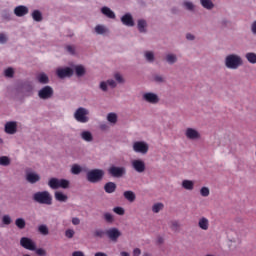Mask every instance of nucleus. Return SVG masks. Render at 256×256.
Segmentation results:
<instances>
[{
  "mask_svg": "<svg viewBox=\"0 0 256 256\" xmlns=\"http://www.w3.org/2000/svg\"><path fill=\"white\" fill-rule=\"evenodd\" d=\"M127 80L125 79V76L121 74V72H115L113 74V78H109L107 80H102L99 82L98 88L103 93H107L110 89H117V85H125Z\"/></svg>",
  "mask_w": 256,
  "mask_h": 256,
  "instance_id": "f257e3e1",
  "label": "nucleus"
},
{
  "mask_svg": "<svg viewBox=\"0 0 256 256\" xmlns=\"http://www.w3.org/2000/svg\"><path fill=\"white\" fill-rule=\"evenodd\" d=\"M224 67L229 71H237L243 67V57L237 53H229L224 57Z\"/></svg>",
  "mask_w": 256,
  "mask_h": 256,
  "instance_id": "f03ea898",
  "label": "nucleus"
},
{
  "mask_svg": "<svg viewBox=\"0 0 256 256\" xmlns=\"http://www.w3.org/2000/svg\"><path fill=\"white\" fill-rule=\"evenodd\" d=\"M73 118L77 123H89L91 121V111L89 110V108L80 106L75 109L73 113Z\"/></svg>",
  "mask_w": 256,
  "mask_h": 256,
  "instance_id": "7ed1b4c3",
  "label": "nucleus"
},
{
  "mask_svg": "<svg viewBox=\"0 0 256 256\" xmlns=\"http://www.w3.org/2000/svg\"><path fill=\"white\" fill-rule=\"evenodd\" d=\"M32 199L39 205H53V196L47 190L35 192Z\"/></svg>",
  "mask_w": 256,
  "mask_h": 256,
  "instance_id": "20e7f679",
  "label": "nucleus"
},
{
  "mask_svg": "<svg viewBox=\"0 0 256 256\" xmlns=\"http://www.w3.org/2000/svg\"><path fill=\"white\" fill-rule=\"evenodd\" d=\"M48 187L53 190L69 189V187H71V182L67 179L52 177L48 180Z\"/></svg>",
  "mask_w": 256,
  "mask_h": 256,
  "instance_id": "39448f33",
  "label": "nucleus"
},
{
  "mask_svg": "<svg viewBox=\"0 0 256 256\" xmlns=\"http://www.w3.org/2000/svg\"><path fill=\"white\" fill-rule=\"evenodd\" d=\"M132 151L138 155H147L149 153V143L144 140H137L132 143Z\"/></svg>",
  "mask_w": 256,
  "mask_h": 256,
  "instance_id": "423d86ee",
  "label": "nucleus"
},
{
  "mask_svg": "<svg viewBox=\"0 0 256 256\" xmlns=\"http://www.w3.org/2000/svg\"><path fill=\"white\" fill-rule=\"evenodd\" d=\"M105 177V171L101 169H92L86 173V179L89 183H99Z\"/></svg>",
  "mask_w": 256,
  "mask_h": 256,
  "instance_id": "0eeeda50",
  "label": "nucleus"
},
{
  "mask_svg": "<svg viewBox=\"0 0 256 256\" xmlns=\"http://www.w3.org/2000/svg\"><path fill=\"white\" fill-rule=\"evenodd\" d=\"M142 101L149 103V105H158L161 98L159 97V94L155 92H144L142 94Z\"/></svg>",
  "mask_w": 256,
  "mask_h": 256,
  "instance_id": "6e6552de",
  "label": "nucleus"
},
{
  "mask_svg": "<svg viewBox=\"0 0 256 256\" xmlns=\"http://www.w3.org/2000/svg\"><path fill=\"white\" fill-rule=\"evenodd\" d=\"M184 135L188 141H201V132L197 128L187 127Z\"/></svg>",
  "mask_w": 256,
  "mask_h": 256,
  "instance_id": "1a4fd4ad",
  "label": "nucleus"
},
{
  "mask_svg": "<svg viewBox=\"0 0 256 256\" xmlns=\"http://www.w3.org/2000/svg\"><path fill=\"white\" fill-rule=\"evenodd\" d=\"M108 173L111 177H115L117 179H121L124 175H127V168L123 166H110L108 168Z\"/></svg>",
  "mask_w": 256,
  "mask_h": 256,
  "instance_id": "9d476101",
  "label": "nucleus"
},
{
  "mask_svg": "<svg viewBox=\"0 0 256 256\" xmlns=\"http://www.w3.org/2000/svg\"><path fill=\"white\" fill-rule=\"evenodd\" d=\"M20 245L23 247V249H26L27 251L37 250V242L29 237L20 238Z\"/></svg>",
  "mask_w": 256,
  "mask_h": 256,
  "instance_id": "9b49d317",
  "label": "nucleus"
},
{
  "mask_svg": "<svg viewBox=\"0 0 256 256\" xmlns=\"http://www.w3.org/2000/svg\"><path fill=\"white\" fill-rule=\"evenodd\" d=\"M4 132L6 135H17L19 132V122L7 121L4 125Z\"/></svg>",
  "mask_w": 256,
  "mask_h": 256,
  "instance_id": "f8f14e48",
  "label": "nucleus"
},
{
  "mask_svg": "<svg viewBox=\"0 0 256 256\" xmlns=\"http://www.w3.org/2000/svg\"><path fill=\"white\" fill-rule=\"evenodd\" d=\"M105 235L110 241H112V243H117L119 241V237H121L123 233H121V230L118 228L112 227L105 231Z\"/></svg>",
  "mask_w": 256,
  "mask_h": 256,
  "instance_id": "ddd939ff",
  "label": "nucleus"
},
{
  "mask_svg": "<svg viewBox=\"0 0 256 256\" xmlns=\"http://www.w3.org/2000/svg\"><path fill=\"white\" fill-rule=\"evenodd\" d=\"M136 29L140 35H147L149 33V23L145 18H139L136 21Z\"/></svg>",
  "mask_w": 256,
  "mask_h": 256,
  "instance_id": "4468645a",
  "label": "nucleus"
},
{
  "mask_svg": "<svg viewBox=\"0 0 256 256\" xmlns=\"http://www.w3.org/2000/svg\"><path fill=\"white\" fill-rule=\"evenodd\" d=\"M53 94H54V91H53V87L51 86H44L38 91V97L43 101H47L48 99H51L53 97Z\"/></svg>",
  "mask_w": 256,
  "mask_h": 256,
  "instance_id": "2eb2a0df",
  "label": "nucleus"
},
{
  "mask_svg": "<svg viewBox=\"0 0 256 256\" xmlns=\"http://www.w3.org/2000/svg\"><path fill=\"white\" fill-rule=\"evenodd\" d=\"M131 167L136 173H145L147 169L145 161L139 158L131 160Z\"/></svg>",
  "mask_w": 256,
  "mask_h": 256,
  "instance_id": "dca6fc26",
  "label": "nucleus"
},
{
  "mask_svg": "<svg viewBox=\"0 0 256 256\" xmlns=\"http://www.w3.org/2000/svg\"><path fill=\"white\" fill-rule=\"evenodd\" d=\"M110 33H111V30L105 24H96L93 28L94 35H100L102 37H107V35H110Z\"/></svg>",
  "mask_w": 256,
  "mask_h": 256,
  "instance_id": "f3484780",
  "label": "nucleus"
},
{
  "mask_svg": "<svg viewBox=\"0 0 256 256\" xmlns=\"http://www.w3.org/2000/svg\"><path fill=\"white\" fill-rule=\"evenodd\" d=\"M25 179L27 183L35 185V183H39V181H41V175L33 170H27L25 174Z\"/></svg>",
  "mask_w": 256,
  "mask_h": 256,
  "instance_id": "a211bd4d",
  "label": "nucleus"
},
{
  "mask_svg": "<svg viewBox=\"0 0 256 256\" xmlns=\"http://www.w3.org/2000/svg\"><path fill=\"white\" fill-rule=\"evenodd\" d=\"M120 21L125 27H135V18H133V14L129 12L123 14Z\"/></svg>",
  "mask_w": 256,
  "mask_h": 256,
  "instance_id": "6ab92c4d",
  "label": "nucleus"
},
{
  "mask_svg": "<svg viewBox=\"0 0 256 256\" xmlns=\"http://www.w3.org/2000/svg\"><path fill=\"white\" fill-rule=\"evenodd\" d=\"M73 73H74L73 68H69V67L56 69V75L59 77V79L73 77Z\"/></svg>",
  "mask_w": 256,
  "mask_h": 256,
  "instance_id": "aec40b11",
  "label": "nucleus"
},
{
  "mask_svg": "<svg viewBox=\"0 0 256 256\" xmlns=\"http://www.w3.org/2000/svg\"><path fill=\"white\" fill-rule=\"evenodd\" d=\"M79 137L85 143H93V141H95L93 132H91L90 130H82L79 134Z\"/></svg>",
  "mask_w": 256,
  "mask_h": 256,
  "instance_id": "412c9836",
  "label": "nucleus"
},
{
  "mask_svg": "<svg viewBox=\"0 0 256 256\" xmlns=\"http://www.w3.org/2000/svg\"><path fill=\"white\" fill-rule=\"evenodd\" d=\"M143 57L146 63L153 65L157 61V57L155 56V51L153 50H146L143 52Z\"/></svg>",
  "mask_w": 256,
  "mask_h": 256,
  "instance_id": "4be33fe9",
  "label": "nucleus"
},
{
  "mask_svg": "<svg viewBox=\"0 0 256 256\" xmlns=\"http://www.w3.org/2000/svg\"><path fill=\"white\" fill-rule=\"evenodd\" d=\"M106 121L111 125V127H115V125L119 123V114H117V112H109L106 115Z\"/></svg>",
  "mask_w": 256,
  "mask_h": 256,
  "instance_id": "5701e85b",
  "label": "nucleus"
},
{
  "mask_svg": "<svg viewBox=\"0 0 256 256\" xmlns=\"http://www.w3.org/2000/svg\"><path fill=\"white\" fill-rule=\"evenodd\" d=\"M14 15L16 17H25V15H29V8L25 5H19L14 8Z\"/></svg>",
  "mask_w": 256,
  "mask_h": 256,
  "instance_id": "b1692460",
  "label": "nucleus"
},
{
  "mask_svg": "<svg viewBox=\"0 0 256 256\" xmlns=\"http://www.w3.org/2000/svg\"><path fill=\"white\" fill-rule=\"evenodd\" d=\"M198 227L201 229V231H209V227H211V223L209 222V219L205 216H201L198 219Z\"/></svg>",
  "mask_w": 256,
  "mask_h": 256,
  "instance_id": "393cba45",
  "label": "nucleus"
},
{
  "mask_svg": "<svg viewBox=\"0 0 256 256\" xmlns=\"http://www.w3.org/2000/svg\"><path fill=\"white\" fill-rule=\"evenodd\" d=\"M54 199L59 203H67V201H69V196L63 191H56L54 192Z\"/></svg>",
  "mask_w": 256,
  "mask_h": 256,
  "instance_id": "a878e982",
  "label": "nucleus"
},
{
  "mask_svg": "<svg viewBox=\"0 0 256 256\" xmlns=\"http://www.w3.org/2000/svg\"><path fill=\"white\" fill-rule=\"evenodd\" d=\"M181 187L184 191H193L195 189V182L193 180L184 179L181 182Z\"/></svg>",
  "mask_w": 256,
  "mask_h": 256,
  "instance_id": "bb28decb",
  "label": "nucleus"
},
{
  "mask_svg": "<svg viewBox=\"0 0 256 256\" xmlns=\"http://www.w3.org/2000/svg\"><path fill=\"white\" fill-rule=\"evenodd\" d=\"M164 61L168 65H175V63H177V61H179V58L177 57V54H175V53H167L164 57Z\"/></svg>",
  "mask_w": 256,
  "mask_h": 256,
  "instance_id": "cd10ccee",
  "label": "nucleus"
},
{
  "mask_svg": "<svg viewBox=\"0 0 256 256\" xmlns=\"http://www.w3.org/2000/svg\"><path fill=\"white\" fill-rule=\"evenodd\" d=\"M73 71H75L77 77H85V75H87V68L81 64L75 65Z\"/></svg>",
  "mask_w": 256,
  "mask_h": 256,
  "instance_id": "c85d7f7f",
  "label": "nucleus"
},
{
  "mask_svg": "<svg viewBox=\"0 0 256 256\" xmlns=\"http://www.w3.org/2000/svg\"><path fill=\"white\" fill-rule=\"evenodd\" d=\"M100 11H101L102 15H104L108 19H115L117 17L115 15V13L113 12V10H111V8H109L107 6H103Z\"/></svg>",
  "mask_w": 256,
  "mask_h": 256,
  "instance_id": "c756f323",
  "label": "nucleus"
},
{
  "mask_svg": "<svg viewBox=\"0 0 256 256\" xmlns=\"http://www.w3.org/2000/svg\"><path fill=\"white\" fill-rule=\"evenodd\" d=\"M200 4L207 11H212V9H215V3H213V0H200Z\"/></svg>",
  "mask_w": 256,
  "mask_h": 256,
  "instance_id": "7c9ffc66",
  "label": "nucleus"
},
{
  "mask_svg": "<svg viewBox=\"0 0 256 256\" xmlns=\"http://www.w3.org/2000/svg\"><path fill=\"white\" fill-rule=\"evenodd\" d=\"M123 196L126 201H129V203H134L135 199H137V195L131 190L125 191Z\"/></svg>",
  "mask_w": 256,
  "mask_h": 256,
  "instance_id": "2f4dec72",
  "label": "nucleus"
},
{
  "mask_svg": "<svg viewBox=\"0 0 256 256\" xmlns=\"http://www.w3.org/2000/svg\"><path fill=\"white\" fill-rule=\"evenodd\" d=\"M163 209H165V204H163V202H156L151 207L152 213H155V214L161 213Z\"/></svg>",
  "mask_w": 256,
  "mask_h": 256,
  "instance_id": "473e14b6",
  "label": "nucleus"
},
{
  "mask_svg": "<svg viewBox=\"0 0 256 256\" xmlns=\"http://www.w3.org/2000/svg\"><path fill=\"white\" fill-rule=\"evenodd\" d=\"M31 17L33 21H36V23H41V21H43V13H41L40 10H33Z\"/></svg>",
  "mask_w": 256,
  "mask_h": 256,
  "instance_id": "72a5a7b5",
  "label": "nucleus"
},
{
  "mask_svg": "<svg viewBox=\"0 0 256 256\" xmlns=\"http://www.w3.org/2000/svg\"><path fill=\"white\" fill-rule=\"evenodd\" d=\"M246 61L250 63V65H256V53L255 52H247L244 55Z\"/></svg>",
  "mask_w": 256,
  "mask_h": 256,
  "instance_id": "f704fd0d",
  "label": "nucleus"
},
{
  "mask_svg": "<svg viewBox=\"0 0 256 256\" xmlns=\"http://www.w3.org/2000/svg\"><path fill=\"white\" fill-rule=\"evenodd\" d=\"M36 79L38 82L41 83V85H47V83H49V76H47L45 72H41L40 74H38L36 76Z\"/></svg>",
  "mask_w": 256,
  "mask_h": 256,
  "instance_id": "c9c22d12",
  "label": "nucleus"
},
{
  "mask_svg": "<svg viewBox=\"0 0 256 256\" xmlns=\"http://www.w3.org/2000/svg\"><path fill=\"white\" fill-rule=\"evenodd\" d=\"M116 189H117V184H115V182H108L104 186V191L106 193H115Z\"/></svg>",
  "mask_w": 256,
  "mask_h": 256,
  "instance_id": "e433bc0d",
  "label": "nucleus"
},
{
  "mask_svg": "<svg viewBox=\"0 0 256 256\" xmlns=\"http://www.w3.org/2000/svg\"><path fill=\"white\" fill-rule=\"evenodd\" d=\"M11 165V158L9 156H0V167H9Z\"/></svg>",
  "mask_w": 256,
  "mask_h": 256,
  "instance_id": "4c0bfd02",
  "label": "nucleus"
},
{
  "mask_svg": "<svg viewBox=\"0 0 256 256\" xmlns=\"http://www.w3.org/2000/svg\"><path fill=\"white\" fill-rule=\"evenodd\" d=\"M82 171H83V168L79 164L72 165L70 169V172L72 173V175H79L82 173Z\"/></svg>",
  "mask_w": 256,
  "mask_h": 256,
  "instance_id": "58836bf2",
  "label": "nucleus"
},
{
  "mask_svg": "<svg viewBox=\"0 0 256 256\" xmlns=\"http://www.w3.org/2000/svg\"><path fill=\"white\" fill-rule=\"evenodd\" d=\"M38 232L40 235L47 236L49 235V227L45 224H41L38 226Z\"/></svg>",
  "mask_w": 256,
  "mask_h": 256,
  "instance_id": "ea45409f",
  "label": "nucleus"
},
{
  "mask_svg": "<svg viewBox=\"0 0 256 256\" xmlns=\"http://www.w3.org/2000/svg\"><path fill=\"white\" fill-rule=\"evenodd\" d=\"M183 7L186 11H195V4L189 0L183 2Z\"/></svg>",
  "mask_w": 256,
  "mask_h": 256,
  "instance_id": "a19ab883",
  "label": "nucleus"
},
{
  "mask_svg": "<svg viewBox=\"0 0 256 256\" xmlns=\"http://www.w3.org/2000/svg\"><path fill=\"white\" fill-rule=\"evenodd\" d=\"M199 193L201 197H209L211 195V189L207 186H203L200 188Z\"/></svg>",
  "mask_w": 256,
  "mask_h": 256,
  "instance_id": "79ce46f5",
  "label": "nucleus"
},
{
  "mask_svg": "<svg viewBox=\"0 0 256 256\" xmlns=\"http://www.w3.org/2000/svg\"><path fill=\"white\" fill-rule=\"evenodd\" d=\"M64 237H66V239H73V237H75V229L73 228L66 229L64 232Z\"/></svg>",
  "mask_w": 256,
  "mask_h": 256,
  "instance_id": "37998d69",
  "label": "nucleus"
},
{
  "mask_svg": "<svg viewBox=\"0 0 256 256\" xmlns=\"http://www.w3.org/2000/svg\"><path fill=\"white\" fill-rule=\"evenodd\" d=\"M103 217L106 223H115V216H113V214L106 212L104 213Z\"/></svg>",
  "mask_w": 256,
  "mask_h": 256,
  "instance_id": "c03bdc74",
  "label": "nucleus"
},
{
  "mask_svg": "<svg viewBox=\"0 0 256 256\" xmlns=\"http://www.w3.org/2000/svg\"><path fill=\"white\" fill-rule=\"evenodd\" d=\"M15 225L18 227V229H24L27 223L25 222V219L23 218H17L15 220Z\"/></svg>",
  "mask_w": 256,
  "mask_h": 256,
  "instance_id": "a18cd8bd",
  "label": "nucleus"
},
{
  "mask_svg": "<svg viewBox=\"0 0 256 256\" xmlns=\"http://www.w3.org/2000/svg\"><path fill=\"white\" fill-rule=\"evenodd\" d=\"M13 223V219L9 214H5L2 216V225H11Z\"/></svg>",
  "mask_w": 256,
  "mask_h": 256,
  "instance_id": "49530a36",
  "label": "nucleus"
},
{
  "mask_svg": "<svg viewBox=\"0 0 256 256\" xmlns=\"http://www.w3.org/2000/svg\"><path fill=\"white\" fill-rule=\"evenodd\" d=\"M170 228L172 231H179L181 229V224L177 220H173L170 222Z\"/></svg>",
  "mask_w": 256,
  "mask_h": 256,
  "instance_id": "de8ad7c7",
  "label": "nucleus"
},
{
  "mask_svg": "<svg viewBox=\"0 0 256 256\" xmlns=\"http://www.w3.org/2000/svg\"><path fill=\"white\" fill-rule=\"evenodd\" d=\"M4 75L5 77H8L9 79H12V77H14L15 75V69L9 67L7 69L4 70Z\"/></svg>",
  "mask_w": 256,
  "mask_h": 256,
  "instance_id": "09e8293b",
  "label": "nucleus"
},
{
  "mask_svg": "<svg viewBox=\"0 0 256 256\" xmlns=\"http://www.w3.org/2000/svg\"><path fill=\"white\" fill-rule=\"evenodd\" d=\"M154 83H165V78L163 75L156 74L153 76Z\"/></svg>",
  "mask_w": 256,
  "mask_h": 256,
  "instance_id": "8fccbe9b",
  "label": "nucleus"
},
{
  "mask_svg": "<svg viewBox=\"0 0 256 256\" xmlns=\"http://www.w3.org/2000/svg\"><path fill=\"white\" fill-rule=\"evenodd\" d=\"M33 251H35L36 255L38 256H47V250L43 248H37V245H36V250H33Z\"/></svg>",
  "mask_w": 256,
  "mask_h": 256,
  "instance_id": "3c124183",
  "label": "nucleus"
},
{
  "mask_svg": "<svg viewBox=\"0 0 256 256\" xmlns=\"http://www.w3.org/2000/svg\"><path fill=\"white\" fill-rule=\"evenodd\" d=\"M7 41H9V36H7L5 33H0V44L5 45Z\"/></svg>",
  "mask_w": 256,
  "mask_h": 256,
  "instance_id": "603ef678",
  "label": "nucleus"
},
{
  "mask_svg": "<svg viewBox=\"0 0 256 256\" xmlns=\"http://www.w3.org/2000/svg\"><path fill=\"white\" fill-rule=\"evenodd\" d=\"M113 211L116 215H125V209L123 207H114Z\"/></svg>",
  "mask_w": 256,
  "mask_h": 256,
  "instance_id": "864d4df0",
  "label": "nucleus"
},
{
  "mask_svg": "<svg viewBox=\"0 0 256 256\" xmlns=\"http://www.w3.org/2000/svg\"><path fill=\"white\" fill-rule=\"evenodd\" d=\"M66 51L67 53H69L70 55H76V49H75V46H72V45H68L66 46Z\"/></svg>",
  "mask_w": 256,
  "mask_h": 256,
  "instance_id": "5fc2aeb1",
  "label": "nucleus"
},
{
  "mask_svg": "<svg viewBox=\"0 0 256 256\" xmlns=\"http://www.w3.org/2000/svg\"><path fill=\"white\" fill-rule=\"evenodd\" d=\"M228 239L232 243H237V241H239V237L238 236H233V232L228 233Z\"/></svg>",
  "mask_w": 256,
  "mask_h": 256,
  "instance_id": "6e6d98bb",
  "label": "nucleus"
},
{
  "mask_svg": "<svg viewBox=\"0 0 256 256\" xmlns=\"http://www.w3.org/2000/svg\"><path fill=\"white\" fill-rule=\"evenodd\" d=\"M250 33L256 36V20H253L250 24Z\"/></svg>",
  "mask_w": 256,
  "mask_h": 256,
  "instance_id": "4d7b16f0",
  "label": "nucleus"
},
{
  "mask_svg": "<svg viewBox=\"0 0 256 256\" xmlns=\"http://www.w3.org/2000/svg\"><path fill=\"white\" fill-rule=\"evenodd\" d=\"M71 223L74 226L81 225V219L79 217H72Z\"/></svg>",
  "mask_w": 256,
  "mask_h": 256,
  "instance_id": "13d9d810",
  "label": "nucleus"
},
{
  "mask_svg": "<svg viewBox=\"0 0 256 256\" xmlns=\"http://www.w3.org/2000/svg\"><path fill=\"white\" fill-rule=\"evenodd\" d=\"M105 235V232L101 229L94 231V237H103Z\"/></svg>",
  "mask_w": 256,
  "mask_h": 256,
  "instance_id": "bf43d9fd",
  "label": "nucleus"
},
{
  "mask_svg": "<svg viewBox=\"0 0 256 256\" xmlns=\"http://www.w3.org/2000/svg\"><path fill=\"white\" fill-rule=\"evenodd\" d=\"M164 242H165V238H163V236L158 235V236L156 237V243H157L158 245H162V243H164Z\"/></svg>",
  "mask_w": 256,
  "mask_h": 256,
  "instance_id": "052dcab7",
  "label": "nucleus"
},
{
  "mask_svg": "<svg viewBox=\"0 0 256 256\" xmlns=\"http://www.w3.org/2000/svg\"><path fill=\"white\" fill-rule=\"evenodd\" d=\"M132 256H141V248H134L132 251Z\"/></svg>",
  "mask_w": 256,
  "mask_h": 256,
  "instance_id": "680f3d73",
  "label": "nucleus"
},
{
  "mask_svg": "<svg viewBox=\"0 0 256 256\" xmlns=\"http://www.w3.org/2000/svg\"><path fill=\"white\" fill-rule=\"evenodd\" d=\"M99 129L101 131H109V125H107L106 123L100 124Z\"/></svg>",
  "mask_w": 256,
  "mask_h": 256,
  "instance_id": "e2e57ef3",
  "label": "nucleus"
},
{
  "mask_svg": "<svg viewBox=\"0 0 256 256\" xmlns=\"http://www.w3.org/2000/svg\"><path fill=\"white\" fill-rule=\"evenodd\" d=\"M187 41H195V36L191 33L186 34Z\"/></svg>",
  "mask_w": 256,
  "mask_h": 256,
  "instance_id": "0e129e2a",
  "label": "nucleus"
},
{
  "mask_svg": "<svg viewBox=\"0 0 256 256\" xmlns=\"http://www.w3.org/2000/svg\"><path fill=\"white\" fill-rule=\"evenodd\" d=\"M72 256H85V253L83 251H74Z\"/></svg>",
  "mask_w": 256,
  "mask_h": 256,
  "instance_id": "69168bd1",
  "label": "nucleus"
},
{
  "mask_svg": "<svg viewBox=\"0 0 256 256\" xmlns=\"http://www.w3.org/2000/svg\"><path fill=\"white\" fill-rule=\"evenodd\" d=\"M94 256H109V255H107V253L105 252H96Z\"/></svg>",
  "mask_w": 256,
  "mask_h": 256,
  "instance_id": "338daca9",
  "label": "nucleus"
},
{
  "mask_svg": "<svg viewBox=\"0 0 256 256\" xmlns=\"http://www.w3.org/2000/svg\"><path fill=\"white\" fill-rule=\"evenodd\" d=\"M120 255L121 256H131V254H129V252H125V251L120 252Z\"/></svg>",
  "mask_w": 256,
  "mask_h": 256,
  "instance_id": "774afa93",
  "label": "nucleus"
}]
</instances>
